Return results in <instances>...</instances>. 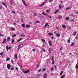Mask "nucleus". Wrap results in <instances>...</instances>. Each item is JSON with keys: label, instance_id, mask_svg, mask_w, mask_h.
Masks as SVG:
<instances>
[{"label": "nucleus", "instance_id": "nucleus-12", "mask_svg": "<svg viewBox=\"0 0 78 78\" xmlns=\"http://www.w3.org/2000/svg\"><path fill=\"white\" fill-rule=\"evenodd\" d=\"M6 39L5 38L3 41V42H2V43H3V44H5V42H6Z\"/></svg>", "mask_w": 78, "mask_h": 78}, {"label": "nucleus", "instance_id": "nucleus-21", "mask_svg": "<svg viewBox=\"0 0 78 78\" xmlns=\"http://www.w3.org/2000/svg\"><path fill=\"white\" fill-rule=\"evenodd\" d=\"M44 3L45 2H44L43 4H42L40 5V6H43L45 5V4H44Z\"/></svg>", "mask_w": 78, "mask_h": 78}, {"label": "nucleus", "instance_id": "nucleus-16", "mask_svg": "<svg viewBox=\"0 0 78 78\" xmlns=\"http://www.w3.org/2000/svg\"><path fill=\"white\" fill-rule=\"evenodd\" d=\"M56 36L57 37H59L60 36V34H56Z\"/></svg>", "mask_w": 78, "mask_h": 78}, {"label": "nucleus", "instance_id": "nucleus-1", "mask_svg": "<svg viewBox=\"0 0 78 78\" xmlns=\"http://www.w3.org/2000/svg\"><path fill=\"white\" fill-rule=\"evenodd\" d=\"M11 66L10 64H8L7 65V67L8 69H11Z\"/></svg>", "mask_w": 78, "mask_h": 78}, {"label": "nucleus", "instance_id": "nucleus-50", "mask_svg": "<svg viewBox=\"0 0 78 78\" xmlns=\"http://www.w3.org/2000/svg\"><path fill=\"white\" fill-rule=\"evenodd\" d=\"M12 12L13 13H14V14H16V12H14V11H12Z\"/></svg>", "mask_w": 78, "mask_h": 78}, {"label": "nucleus", "instance_id": "nucleus-14", "mask_svg": "<svg viewBox=\"0 0 78 78\" xmlns=\"http://www.w3.org/2000/svg\"><path fill=\"white\" fill-rule=\"evenodd\" d=\"M26 27L27 28H29V27H30V25H28V24H27L26 25Z\"/></svg>", "mask_w": 78, "mask_h": 78}, {"label": "nucleus", "instance_id": "nucleus-7", "mask_svg": "<svg viewBox=\"0 0 78 78\" xmlns=\"http://www.w3.org/2000/svg\"><path fill=\"white\" fill-rule=\"evenodd\" d=\"M47 73H45L44 74V76H43V78H47Z\"/></svg>", "mask_w": 78, "mask_h": 78}, {"label": "nucleus", "instance_id": "nucleus-45", "mask_svg": "<svg viewBox=\"0 0 78 78\" xmlns=\"http://www.w3.org/2000/svg\"><path fill=\"white\" fill-rule=\"evenodd\" d=\"M11 62H12V64H13V63H14V61H13V60H11Z\"/></svg>", "mask_w": 78, "mask_h": 78}, {"label": "nucleus", "instance_id": "nucleus-41", "mask_svg": "<svg viewBox=\"0 0 78 78\" xmlns=\"http://www.w3.org/2000/svg\"><path fill=\"white\" fill-rule=\"evenodd\" d=\"M49 11H50V10H49L48 9L47 10H46V12H49Z\"/></svg>", "mask_w": 78, "mask_h": 78}, {"label": "nucleus", "instance_id": "nucleus-31", "mask_svg": "<svg viewBox=\"0 0 78 78\" xmlns=\"http://www.w3.org/2000/svg\"><path fill=\"white\" fill-rule=\"evenodd\" d=\"M62 73H63V71H62L60 74V75H62Z\"/></svg>", "mask_w": 78, "mask_h": 78}, {"label": "nucleus", "instance_id": "nucleus-64", "mask_svg": "<svg viewBox=\"0 0 78 78\" xmlns=\"http://www.w3.org/2000/svg\"><path fill=\"white\" fill-rule=\"evenodd\" d=\"M55 69H56L57 68L56 66V65L55 66Z\"/></svg>", "mask_w": 78, "mask_h": 78}, {"label": "nucleus", "instance_id": "nucleus-22", "mask_svg": "<svg viewBox=\"0 0 78 78\" xmlns=\"http://www.w3.org/2000/svg\"><path fill=\"white\" fill-rule=\"evenodd\" d=\"M65 19H66L67 20H69V18L68 17H66L65 18Z\"/></svg>", "mask_w": 78, "mask_h": 78}, {"label": "nucleus", "instance_id": "nucleus-9", "mask_svg": "<svg viewBox=\"0 0 78 78\" xmlns=\"http://www.w3.org/2000/svg\"><path fill=\"white\" fill-rule=\"evenodd\" d=\"M59 10H56L55 12H53L54 14H56L58 12H59Z\"/></svg>", "mask_w": 78, "mask_h": 78}, {"label": "nucleus", "instance_id": "nucleus-27", "mask_svg": "<svg viewBox=\"0 0 78 78\" xmlns=\"http://www.w3.org/2000/svg\"><path fill=\"white\" fill-rule=\"evenodd\" d=\"M65 77V76L64 75H63V76H61V78H64Z\"/></svg>", "mask_w": 78, "mask_h": 78}, {"label": "nucleus", "instance_id": "nucleus-58", "mask_svg": "<svg viewBox=\"0 0 78 78\" xmlns=\"http://www.w3.org/2000/svg\"><path fill=\"white\" fill-rule=\"evenodd\" d=\"M14 26L16 25V23H14Z\"/></svg>", "mask_w": 78, "mask_h": 78}, {"label": "nucleus", "instance_id": "nucleus-10", "mask_svg": "<svg viewBox=\"0 0 78 78\" xmlns=\"http://www.w3.org/2000/svg\"><path fill=\"white\" fill-rule=\"evenodd\" d=\"M5 48L6 49V50L7 51H8V50H9V47H8V45H7L6 46Z\"/></svg>", "mask_w": 78, "mask_h": 78}, {"label": "nucleus", "instance_id": "nucleus-35", "mask_svg": "<svg viewBox=\"0 0 78 78\" xmlns=\"http://www.w3.org/2000/svg\"><path fill=\"white\" fill-rule=\"evenodd\" d=\"M10 39V37H9L8 38H7V40L9 41Z\"/></svg>", "mask_w": 78, "mask_h": 78}, {"label": "nucleus", "instance_id": "nucleus-63", "mask_svg": "<svg viewBox=\"0 0 78 78\" xmlns=\"http://www.w3.org/2000/svg\"><path fill=\"white\" fill-rule=\"evenodd\" d=\"M9 49H11V46H10L9 47Z\"/></svg>", "mask_w": 78, "mask_h": 78}, {"label": "nucleus", "instance_id": "nucleus-40", "mask_svg": "<svg viewBox=\"0 0 78 78\" xmlns=\"http://www.w3.org/2000/svg\"><path fill=\"white\" fill-rule=\"evenodd\" d=\"M55 64V61H53L51 64Z\"/></svg>", "mask_w": 78, "mask_h": 78}, {"label": "nucleus", "instance_id": "nucleus-8", "mask_svg": "<svg viewBox=\"0 0 78 78\" xmlns=\"http://www.w3.org/2000/svg\"><path fill=\"white\" fill-rule=\"evenodd\" d=\"M2 5H4L5 6L6 8H7V5H6V3L4 2H2Z\"/></svg>", "mask_w": 78, "mask_h": 78}, {"label": "nucleus", "instance_id": "nucleus-18", "mask_svg": "<svg viewBox=\"0 0 78 78\" xmlns=\"http://www.w3.org/2000/svg\"><path fill=\"white\" fill-rule=\"evenodd\" d=\"M75 68H76V69H78V63H77L76 66V67Z\"/></svg>", "mask_w": 78, "mask_h": 78}, {"label": "nucleus", "instance_id": "nucleus-57", "mask_svg": "<svg viewBox=\"0 0 78 78\" xmlns=\"http://www.w3.org/2000/svg\"><path fill=\"white\" fill-rule=\"evenodd\" d=\"M42 51H44V52L45 51V50L43 49H42Z\"/></svg>", "mask_w": 78, "mask_h": 78}, {"label": "nucleus", "instance_id": "nucleus-36", "mask_svg": "<svg viewBox=\"0 0 78 78\" xmlns=\"http://www.w3.org/2000/svg\"><path fill=\"white\" fill-rule=\"evenodd\" d=\"M0 55H1V56H2V55H3V53L1 52L0 53Z\"/></svg>", "mask_w": 78, "mask_h": 78}, {"label": "nucleus", "instance_id": "nucleus-61", "mask_svg": "<svg viewBox=\"0 0 78 78\" xmlns=\"http://www.w3.org/2000/svg\"><path fill=\"white\" fill-rule=\"evenodd\" d=\"M21 20L22 21V22H23L24 21H23V19H21Z\"/></svg>", "mask_w": 78, "mask_h": 78}, {"label": "nucleus", "instance_id": "nucleus-23", "mask_svg": "<svg viewBox=\"0 0 78 78\" xmlns=\"http://www.w3.org/2000/svg\"><path fill=\"white\" fill-rule=\"evenodd\" d=\"M10 60V58H7L6 59V61H8Z\"/></svg>", "mask_w": 78, "mask_h": 78}, {"label": "nucleus", "instance_id": "nucleus-25", "mask_svg": "<svg viewBox=\"0 0 78 78\" xmlns=\"http://www.w3.org/2000/svg\"><path fill=\"white\" fill-rule=\"evenodd\" d=\"M15 42V41L14 40H12V44H14V42Z\"/></svg>", "mask_w": 78, "mask_h": 78}, {"label": "nucleus", "instance_id": "nucleus-60", "mask_svg": "<svg viewBox=\"0 0 78 78\" xmlns=\"http://www.w3.org/2000/svg\"><path fill=\"white\" fill-rule=\"evenodd\" d=\"M41 69H39V72H40L41 71Z\"/></svg>", "mask_w": 78, "mask_h": 78}, {"label": "nucleus", "instance_id": "nucleus-5", "mask_svg": "<svg viewBox=\"0 0 78 78\" xmlns=\"http://www.w3.org/2000/svg\"><path fill=\"white\" fill-rule=\"evenodd\" d=\"M22 2L23 3L24 5H25V6H28L27 5H26V3H25V1L22 0Z\"/></svg>", "mask_w": 78, "mask_h": 78}, {"label": "nucleus", "instance_id": "nucleus-13", "mask_svg": "<svg viewBox=\"0 0 78 78\" xmlns=\"http://www.w3.org/2000/svg\"><path fill=\"white\" fill-rule=\"evenodd\" d=\"M23 45V44H20L19 45V46H18V49L19 50V49H20V46H21V45Z\"/></svg>", "mask_w": 78, "mask_h": 78}, {"label": "nucleus", "instance_id": "nucleus-43", "mask_svg": "<svg viewBox=\"0 0 78 78\" xmlns=\"http://www.w3.org/2000/svg\"><path fill=\"white\" fill-rule=\"evenodd\" d=\"M10 69L11 70H14V68H11Z\"/></svg>", "mask_w": 78, "mask_h": 78}, {"label": "nucleus", "instance_id": "nucleus-28", "mask_svg": "<svg viewBox=\"0 0 78 78\" xmlns=\"http://www.w3.org/2000/svg\"><path fill=\"white\" fill-rule=\"evenodd\" d=\"M41 41L43 42H44V43H45V41L43 39H41Z\"/></svg>", "mask_w": 78, "mask_h": 78}, {"label": "nucleus", "instance_id": "nucleus-20", "mask_svg": "<svg viewBox=\"0 0 78 78\" xmlns=\"http://www.w3.org/2000/svg\"><path fill=\"white\" fill-rule=\"evenodd\" d=\"M11 30H12V31H14L15 30V28L13 27H11Z\"/></svg>", "mask_w": 78, "mask_h": 78}, {"label": "nucleus", "instance_id": "nucleus-4", "mask_svg": "<svg viewBox=\"0 0 78 78\" xmlns=\"http://www.w3.org/2000/svg\"><path fill=\"white\" fill-rule=\"evenodd\" d=\"M59 9H62V5L61 4L59 5Z\"/></svg>", "mask_w": 78, "mask_h": 78}, {"label": "nucleus", "instance_id": "nucleus-17", "mask_svg": "<svg viewBox=\"0 0 78 78\" xmlns=\"http://www.w3.org/2000/svg\"><path fill=\"white\" fill-rule=\"evenodd\" d=\"M62 27L63 28H66V26L65 25H62Z\"/></svg>", "mask_w": 78, "mask_h": 78}, {"label": "nucleus", "instance_id": "nucleus-47", "mask_svg": "<svg viewBox=\"0 0 78 78\" xmlns=\"http://www.w3.org/2000/svg\"><path fill=\"white\" fill-rule=\"evenodd\" d=\"M10 4H11V5H12V2L11 1H10Z\"/></svg>", "mask_w": 78, "mask_h": 78}, {"label": "nucleus", "instance_id": "nucleus-15", "mask_svg": "<svg viewBox=\"0 0 78 78\" xmlns=\"http://www.w3.org/2000/svg\"><path fill=\"white\" fill-rule=\"evenodd\" d=\"M53 34V33H49L48 34V35H49V36H52Z\"/></svg>", "mask_w": 78, "mask_h": 78}, {"label": "nucleus", "instance_id": "nucleus-62", "mask_svg": "<svg viewBox=\"0 0 78 78\" xmlns=\"http://www.w3.org/2000/svg\"><path fill=\"white\" fill-rule=\"evenodd\" d=\"M53 75V73H51V76H52Z\"/></svg>", "mask_w": 78, "mask_h": 78}, {"label": "nucleus", "instance_id": "nucleus-6", "mask_svg": "<svg viewBox=\"0 0 78 78\" xmlns=\"http://www.w3.org/2000/svg\"><path fill=\"white\" fill-rule=\"evenodd\" d=\"M42 14L44 16H48V17H49V16L48 15L46 14L44 12H42Z\"/></svg>", "mask_w": 78, "mask_h": 78}, {"label": "nucleus", "instance_id": "nucleus-19", "mask_svg": "<svg viewBox=\"0 0 78 78\" xmlns=\"http://www.w3.org/2000/svg\"><path fill=\"white\" fill-rule=\"evenodd\" d=\"M59 19H62L63 17H62V16H59L58 17Z\"/></svg>", "mask_w": 78, "mask_h": 78}, {"label": "nucleus", "instance_id": "nucleus-29", "mask_svg": "<svg viewBox=\"0 0 78 78\" xmlns=\"http://www.w3.org/2000/svg\"><path fill=\"white\" fill-rule=\"evenodd\" d=\"M14 57L16 58V59H17V55H16L14 56Z\"/></svg>", "mask_w": 78, "mask_h": 78}, {"label": "nucleus", "instance_id": "nucleus-38", "mask_svg": "<svg viewBox=\"0 0 78 78\" xmlns=\"http://www.w3.org/2000/svg\"><path fill=\"white\" fill-rule=\"evenodd\" d=\"M53 0H49V2H50V3H51V2H53Z\"/></svg>", "mask_w": 78, "mask_h": 78}, {"label": "nucleus", "instance_id": "nucleus-26", "mask_svg": "<svg viewBox=\"0 0 78 78\" xmlns=\"http://www.w3.org/2000/svg\"><path fill=\"white\" fill-rule=\"evenodd\" d=\"M76 33H77V32L75 31L73 32V34L74 35H76Z\"/></svg>", "mask_w": 78, "mask_h": 78}, {"label": "nucleus", "instance_id": "nucleus-46", "mask_svg": "<svg viewBox=\"0 0 78 78\" xmlns=\"http://www.w3.org/2000/svg\"><path fill=\"white\" fill-rule=\"evenodd\" d=\"M51 70L52 71H53V70H54V69H53V68H51Z\"/></svg>", "mask_w": 78, "mask_h": 78}, {"label": "nucleus", "instance_id": "nucleus-33", "mask_svg": "<svg viewBox=\"0 0 78 78\" xmlns=\"http://www.w3.org/2000/svg\"><path fill=\"white\" fill-rule=\"evenodd\" d=\"M70 7H67L66 9V10H68L69 9H70Z\"/></svg>", "mask_w": 78, "mask_h": 78}, {"label": "nucleus", "instance_id": "nucleus-37", "mask_svg": "<svg viewBox=\"0 0 78 78\" xmlns=\"http://www.w3.org/2000/svg\"><path fill=\"white\" fill-rule=\"evenodd\" d=\"M53 59H54V56H53L52 58L51 61H53Z\"/></svg>", "mask_w": 78, "mask_h": 78}, {"label": "nucleus", "instance_id": "nucleus-24", "mask_svg": "<svg viewBox=\"0 0 78 78\" xmlns=\"http://www.w3.org/2000/svg\"><path fill=\"white\" fill-rule=\"evenodd\" d=\"M75 45V43L74 42H72V44H71V46H73Z\"/></svg>", "mask_w": 78, "mask_h": 78}, {"label": "nucleus", "instance_id": "nucleus-59", "mask_svg": "<svg viewBox=\"0 0 78 78\" xmlns=\"http://www.w3.org/2000/svg\"><path fill=\"white\" fill-rule=\"evenodd\" d=\"M37 77H39V76H40V74H38L37 76Z\"/></svg>", "mask_w": 78, "mask_h": 78}, {"label": "nucleus", "instance_id": "nucleus-51", "mask_svg": "<svg viewBox=\"0 0 78 78\" xmlns=\"http://www.w3.org/2000/svg\"><path fill=\"white\" fill-rule=\"evenodd\" d=\"M2 8H3V7H2V6H1V5H0V9H2Z\"/></svg>", "mask_w": 78, "mask_h": 78}, {"label": "nucleus", "instance_id": "nucleus-32", "mask_svg": "<svg viewBox=\"0 0 78 78\" xmlns=\"http://www.w3.org/2000/svg\"><path fill=\"white\" fill-rule=\"evenodd\" d=\"M49 53H51V48H49Z\"/></svg>", "mask_w": 78, "mask_h": 78}, {"label": "nucleus", "instance_id": "nucleus-34", "mask_svg": "<svg viewBox=\"0 0 78 78\" xmlns=\"http://www.w3.org/2000/svg\"><path fill=\"white\" fill-rule=\"evenodd\" d=\"M25 24H22V27H25Z\"/></svg>", "mask_w": 78, "mask_h": 78}, {"label": "nucleus", "instance_id": "nucleus-49", "mask_svg": "<svg viewBox=\"0 0 78 78\" xmlns=\"http://www.w3.org/2000/svg\"><path fill=\"white\" fill-rule=\"evenodd\" d=\"M36 23H39V21H37Z\"/></svg>", "mask_w": 78, "mask_h": 78}, {"label": "nucleus", "instance_id": "nucleus-11", "mask_svg": "<svg viewBox=\"0 0 78 78\" xmlns=\"http://www.w3.org/2000/svg\"><path fill=\"white\" fill-rule=\"evenodd\" d=\"M49 44L50 46L52 45V44L51 43V41H49Z\"/></svg>", "mask_w": 78, "mask_h": 78}, {"label": "nucleus", "instance_id": "nucleus-42", "mask_svg": "<svg viewBox=\"0 0 78 78\" xmlns=\"http://www.w3.org/2000/svg\"><path fill=\"white\" fill-rule=\"evenodd\" d=\"M67 42H68V43H69V42H70V39H69L68 40Z\"/></svg>", "mask_w": 78, "mask_h": 78}, {"label": "nucleus", "instance_id": "nucleus-39", "mask_svg": "<svg viewBox=\"0 0 78 78\" xmlns=\"http://www.w3.org/2000/svg\"><path fill=\"white\" fill-rule=\"evenodd\" d=\"M16 36V34H15L14 35H12V37H15V36Z\"/></svg>", "mask_w": 78, "mask_h": 78}, {"label": "nucleus", "instance_id": "nucleus-2", "mask_svg": "<svg viewBox=\"0 0 78 78\" xmlns=\"http://www.w3.org/2000/svg\"><path fill=\"white\" fill-rule=\"evenodd\" d=\"M48 25V23H46L44 26V28H46V27H47V26H48V27H50V25Z\"/></svg>", "mask_w": 78, "mask_h": 78}, {"label": "nucleus", "instance_id": "nucleus-44", "mask_svg": "<svg viewBox=\"0 0 78 78\" xmlns=\"http://www.w3.org/2000/svg\"><path fill=\"white\" fill-rule=\"evenodd\" d=\"M0 36H3V35L2 34H0Z\"/></svg>", "mask_w": 78, "mask_h": 78}, {"label": "nucleus", "instance_id": "nucleus-54", "mask_svg": "<svg viewBox=\"0 0 78 78\" xmlns=\"http://www.w3.org/2000/svg\"><path fill=\"white\" fill-rule=\"evenodd\" d=\"M34 17H36V13H34Z\"/></svg>", "mask_w": 78, "mask_h": 78}, {"label": "nucleus", "instance_id": "nucleus-55", "mask_svg": "<svg viewBox=\"0 0 78 78\" xmlns=\"http://www.w3.org/2000/svg\"><path fill=\"white\" fill-rule=\"evenodd\" d=\"M16 69L17 70H19V69L18 68V67H16Z\"/></svg>", "mask_w": 78, "mask_h": 78}, {"label": "nucleus", "instance_id": "nucleus-52", "mask_svg": "<svg viewBox=\"0 0 78 78\" xmlns=\"http://www.w3.org/2000/svg\"><path fill=\"white\" fill-rule=\"evenodd\" d=\"M56 29H57V30H59V28L58 27H56Z\"/></svg>", "mask_w": 78, "mask_h": 78}, {"label": "nucleus", "instance_id": "nucleus-56", "mask_svg": "<svg viewBox=\"0 0 78 78\" xmlns=\"http://www.w3.org/2000/svg\"><path fill=\"white\" fill-rule=\"evenodd\" d=\"M32 51H35V49H32Z\"/></svg>", "mask_w": 78, "mask_h": 78}, {"label": "nucleus", "instance_id": "nucleus-48", "mask_svg": "<svg viewBox=\"0 0 78 78\" xmlns=\"http://www.w3.org/2000/svg\"><path fill=\"white\" fill-rule=\"evenodd\" d=\"M45 70H46L45 68H44V70H42V72H44V71H45Z\"/></svg>", "mask_w": 78, "mask_h": 78}, {"label": "nucleus", "instance_id": "nucleus-3", "mask_svg": "<svg viewBox=\"0 0 78 78\" xmlns=\"http://www.w3.org/2000/svg\"><path fill=\"white\" fill-rule=\"evenodd\" d=\"M23 72L24 73H29V72H30V70H28L26 71H23Z\"/></svg>", "mask_w": 78, "mask_h": 78}, {"label": "nucleus", "instance_id": "nucleus-53", "mask_svg": "<svg viewBox=\"0 0 78 78\" xmlns=\"http://www.w3.org/2000/svg\"><path fill=\"white\" fill-rule=\"evenodd\" d=\"M71 20V21H72V22H74V19H73V20Z\"/></svg>", "mask_w": 78, "mask_h": 78}, {"label": "nucleus", "instance_id": "nucleus-30", "mask_svg": "<svg viewBox=\"0 0 78 78\" xmlns=\"http://www.w3.org/2000/svg\"><path fill=\"white\" fill-rule=\"evenodd\" d=\"M20 36H21V37H25V35L23 34H21L20 35Z\"/></svg>", "mask_w": 78, "mask_h": 78}]
</instances>
